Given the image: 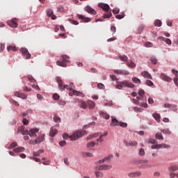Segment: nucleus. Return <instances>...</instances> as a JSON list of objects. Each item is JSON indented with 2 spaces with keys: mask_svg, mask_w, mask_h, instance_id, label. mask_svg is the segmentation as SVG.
<instances>
[{
  "mask_svg": "<svg viewBox=\"0 0 178 178\" xmlns=\"http://www.w3.org/2000/svg\"><path fill=\"white\" fill-rule=\"evenodd\" d=\"M174 83H175V86H177L178 87V78L177 77L174 78Z\"/></svg>",
  "mask_w": 178,
  "mask_h": 178,
  "instance_id": "338daca9",
  "label": "nucleus"
},
{
  "mask_svg": "<svg viewBox=\"0 0 178 178\" xmlns=\"http://www.w3.org/2000/svg\"><path fill=\"white\" fill-rule=\"evenodd\" d=\"M7 24L8 26H9L10 27H12L13 29H17V18H14L11 20H8L7 22Z\"/></svg>",
  "mask_w": 178,
  "mask_h": 178,
  "instance_id": "0eeeda50",
  "label": "nucleus"
},
{
  "mask_svg": "<svg viewBox=\"0 0 178 178\" xmlns=\"http://www.w3.org/2000/svg\"><path fill=\"white\" fill-rule=\"evenodd\" d=\"M144 30V26L141 25L138 27V33L139 34H141L143 33V31Z\"/></svg>",
  "mask_w": 178,
  "mask_h": 178,
  "instance_id": "5fc2aeb1",
  "label": "nucleus"
},
{
  "mask_svg": "<svg viewBox=\"0 0 178 178\" xmlns=\"http://www.w3.org/2000/svg\"><path fill=\"white\" fill-rule=\"evenodd\" d=\"M119 12H120L119 8H114L113 10V13H114V15H118V13H119Z\"/></svg>",
  "mask_w": 178,
  "mask_h": 178,
  "instance_id": "680f3d73",
  "label": "nucleus"
},
{
  "mask_svg": "<svg viewBox=\"0 0 178 178\" xmlns=\"http://www.w3.org/2000/svg\"><path fill=\"white\" fill-rule=\"evenodd\" d=\"M28 80H29L31 83H35V79H34V77L31 75L28 76Z\"/></svg>",
  "mask_w": 178,
  "mask_h": 178,
  "instance_id": "c03bdc74",
  "label": "nucleus"
},
{
  "mask_svg": "<svg viewBox=\"0 0 178 178\" xmlns=\"http://www.w3.org/2000/svg\"><path fill=\"white\" fill-rule=\"evenodd\" d=\"M141 175V172H131L128 175L129 177H140Z\"/></svg>",
  "mask_w": 178,
  "mask_h": 178,
  "instance_id": "6ab92c4d",
  "label": "nucleus"
},
{
  "mask_svg": "<svg viewBox=\"0 0 178 178\" xmlns=\"http://www.w3.org/2000/svg\"><path fill=\"white\" fill-rule=\"evenodd\" d=\"M98 136H99V133H96V134H92V135H89L86 138V140H91L92 138H95L98 137Z\"/></svg>",
  "mask_w": 178,
  "mask_h": 178,
  "instance_id": "b1692460",
  "label": "nucleus"
},
{
  "mask_svg": "<svg viewBox=\"0 0 178 178\" xmlns=\"http://www.w3.org/2000/svg\"><path fill=\"white\" fill-rule=\"evenodd\" d=\"M127 65L128 67H136V63H134V62H133V61L127 62Z\"/></svg>",
  "mask_w": 178,
  "mask_h": 178,
  "instance_id": "473e14b6",
  "label": "nucleus"
},
{
  "mask_svg": "<svg viewBox=\"0 0 178 178\" xmlns=\"http://www.w3.org/2000/svg\"><path fill=\"white\" fill-rule=\"evenodd\" d=\"M111 31L113 32V34H115V33H116V27L115 26H111Z\"/></svg>",
  "mask_w": 178,
  "mask_h": 178,
  "instance_id": "e2e57ef3",
  "label": "nucleus"
},
{
  "mask_svg": "<svg viewBox=\"0 0 178 178\" xmlns=\"http://www.w3.org/2000/svg\"><path fill=\"white\" fill-rule=\"evenodd\" d=\"M13 152H17V153L24 152V147H17V148L13 149Z\"/></svg>",
  "mask_w": 178,
  "mask_h": 178,
  "instance_id": "4be33fe9",
  "label": "nucleus"
},
{
  "mask_svg": "<svg viewBox=\"0 0 178 178\" xmlns=\"http://www.w3.org/2000/svg\"><path fill=\"white\" fill-rule=\"evenodd\" d=\"M99 8H101L104 10V12H109V9H111V7L109 5L104 3H99L98 4Z\"/></svg>",
  "mask_w": 178,
  "mask_h": 178,
  "instance_id": "9b49d317",
  "label": "nucleus"
},
{
  "mask_svg": "<svg viewBox=\"0 0 178 178\" xmlns=\"http://www.w3.org/2000/svg\"><path fill=\"white\" fill-rule=\"evenodd\" d=\"M155 137L157 140H163V136H162L161 133H157L155 134Z\"/></svg>",
  "mask_w": 178,
  "mask_h": 178,
  "instance_id": "c756f323",
  "label": "nucleus"
},
{
  "mask_svg": "<svg viewBox=\"0 0 178 178\" xmlns=\"http://www.w3.org/2000/svg\"><path fill=\"white\" fill-rule=\"evenodd\" d=\"M114 73L115 74H122V76H129L130 74L129 71L124 70H115Z\"/></svg>",
  "mask_w": 178,
  "mask_h": 178,
  "instance_id": "6e6552de",
  "label": "nucleus"
},
{
  "mask_svg": "<svg viewBox=\"0 0 178 178\" xmlns=\"http://www.w3.org/2000/svg\"><path fill=\"white\" fill-rule=\"evenodd\" d=\"M119 126L121 127H127V123L120 122Z\"/></svg>",
  "mask_w": 178,
  "mask_h": 178,
  "instance_id": "3c124183",
  "label": "nucleus"
},
{
  "mask_svg": "<svg viewBox=\"0 0 178 178\" xmlns=\"http://www.w3.org/2000/svg\"><path fill=\"white\" fill-rule=\"evenodd\" d=\"M174 106H175L173 104H165L164 105V108H174Z\"/></svg>",
  "mask_w": 178,
  "mask_h": 178,
  "instance_id": "864d4df0",
  "label": "nucleus"
},
{
  "mask_svg": "<svg viewBox=\"0 0 178 178\" xmlns=\"http://www.w3.org/2000/svg\"><path fill=\"white\" fill-rule=\"evenodd\" d=\"M154 26L156 27H161L162 26V22L159 19H157L154 22Z\"/></svg>",
  "mask_w": 178,
  "mask_h": 178,
  "instance_id": "f704fd0d",
  "label": "nucleus"
},
{
  "mask_svg": "<svg viewBox=\"0 0 178 178\" xmlns=\"http://www.w3.org/2000/svg\"><path fill=\"white\" fill-rule=\"evenodd\" d=\"M160 79H161V80H163L164 81H168V82L172 81V78L166 76V74L163 73L161 74Z\"/></svg>",
  "mask_w": 178,
  "mask_h": 178,
  "instance_id": "2eb2a0df",
  "label": "nucleus"
},
{
  "mask_svg": "<svg viewBox=\"0 0 178 178\" xmlns=\"http://www.w3.org/2000/svg\"><path fill=\"white\" fill-rule=\"evenodd\" d=\"M145 45L147 47V48H152V47H154V44L151 42H146Z\"/></svg>",
  "mask_w": 178,
  "mask_h": 178,
  "instance_id": "e433bc0d",
  "label": "nucleus"
},
{
  "mask_svg": "<svg viewBox=\"0 0 178 178\" xmlns=\"http://www.w3.org/2000/svg\"><path fill=\"white\" fill-rule=\"evenodd\" d=\"M97 170H109L112 169V165H101L96 167Z\"/></svg>",
  "mask_w": 178,
  "mask_h": 178,
  "instance_id": "1a4fd4ad",
  "label": "nucleus"
},
{
  "mask_svg": "<svg viewBox=\"0 0 178 178\" xmlns=\"http://www.w3.org/2000/svg\"><path fill=\"white\" fill-rule=\"evenodd\" d=\"M44 152V150L40 149L38 152H33V156H40V154H42Z\"/></svg>",
  "mask_w": 178,
  "mask_h": 178,
  "instance_id": "7c9ffc66",
  "label": "nucleus"
},
{
  "mask_svg": "<svg viewBox=\"0 0 178 178\" xmlns=\"http://www.w3.org/2000/svg\"><path fill=\"white\" fill-rule=\"evenodd\" d=\"M7 51L8 52H10V51H13V52H16V51H17V49L15 46H8L7 48Z\"/></svg>",
  "mask_w": 178,
  "mask_h": 178,
  "instance_id": "a878e982",
  "label": "nucleus"
},
{
  "mask_svg": "<svg viewBox=\"0 0 178 178\" xmlns=\"http://www.w3.org/2000/svg\"><path fill=\"white\" fill-rule=\"evenodd\" d=\"M146 86H149V87H152V86H154V83L149 80H147Z\"/></svg>",
  "mask_w": 178,
  "mask_h": 178,
  "instance_id": "49530a36",
  "label": "nucleus"
},
{
  "mask_svg": "<svg viewBox=\"0 0 178 178\" xmlns=\"http://www.w3.org/2000/svg\"><path fill=\"white\" fill-rule=\"evenodd\" d=\"M124 144L126 145V147H136L137 141L134 140L133 142L129 143L127 140H124Z\"/></svg>",
  "mask_w": 178,
  "mask_h": 178,
  "instance_id": "dca6fc26",
  "label": "nucleus"
},
{
  "mask_svg": "<svg viewBox=\"0 0 178 178\" xmlns=\"http://www.w3.org/2000/svg\"><path fill=\"white\" fill-rule=\"evenodd\" d=\"M85 12H87L88 13H90V15H97V12L95 10H94L91 6H87L84 8Z\"/></svg>",
  "mask_w": 178,
  "mask_h": 178,
  "instance_id": "9d476101",
  "label": "nucleus"
},
{
  "mask_svg": "<svg viewBox=\"0 0 178 178\" xmlns=\"http://www.w3.org/2000/svg\"><path fill=\"white\" fill-rule=\"evenodd\" d=\"M59 97H60L59 95L56 93L53 95V99H55L56 101H57V99H59Z\"/></svg>",
  "mask_w": 178,
  "mask_h": 178,
  "instance_id": "4d7b16f0",
  "label": "nucleus"
},
{
  "mask_svg": "<svg viewBox=\"0 0 178 178\" xmlns=\"http://www.w3.org/2000/svg\"><path fill=\"white\" fill-rule=\"evenodd\" d=\"M124 87H128L129 88H134L135 87V85L134 83H131V82H129V81L127 80H124L123 81H120L118 83V84H117L115 86V88L118 89V90H122L123 88Z\"/></svg>",
  "mask_w": 178,
  "mask_h": 178,
  "instance_id": "f03ea898",
  "label": "nucleus"
},
{
  "mask_svg": "<svg viewBox=\"0 0 178 178\" xmlns=\"http://www.w3.org/2000/svg\"><path fill=\"white\" fill-rule=\"evenodd\" d=\"M106 13H104L103 15L104 19H108V17H111V16H112V12L108 11V12H106Z\"/></svg>",
  "mask_w": 178,
  "mask_h": 178,
  "instance_id": "bb28decb",
  "label": "nucleus"
},
{
  "mask_svg": "<svg viewBox=\"0 0 178 178\" xmlns=\"http://www.w3.org/2000/svg\"><path fill=\"white\" fill-rule=\"evenodd\" d=\"M139 155L140 156H144L145 155V151L144 150V149L143 148L140 149Z\"/></svg>",
  "mask_w": 178,
  "mask_h": 178,
  "instance_id": "ea45409f",
  "label": "nucleus"
},
{
  "mask_svg": "<svg viewBox=\"0 0 178 178\" xmlns=\"http://www.w3.org/2000/svg\"><path fill=\"white\" fill-rule=\"evenodd\" d=\"M56 80L58 84L60 90H69L70 88V86H69V85L63 86V83L62 82V78H60V76H57L56 78Z\"/></svg>",
  "mask_w": 178,
  "mask_h": 178,
  "instance_id": "39448f33",
  "label": "nucleus"
},
{
  "mask_svg": "<svg viewBox=\"0 0 178 178\" xmlns=\"http://www.w3.org/2000/svg\"><path fill=\"white\" fill-rule=\"evenodd\" d=\"M99 115H100V116H102L104 119H106V120L109 119V115L106 113H104L103 111H100Z\"/></svg>",
  "mask_w": 178,
  "mask_h": 178,
  "instance_id": "393cba45",
  "label": "nucleus"
},
{
  "mask_svg": "<svg viewBox=\"0 0 178 178\" xmlns=\"http://www.w3.org/2000/svg\"><path fill=\"white\" fill-rule=\"evenodd\" d=\"M97 88L99 90H105V86L102 83L97 84Z\"/></svg>",
  "mask_w": 178,
  "mask_h": 178,
  "instance_id": "4c0bfd02",
  "label": "nucleus"
},
{
  "mask_svg": "<svg viewBox=\"0 0 178 178\" xmlns=\"http://www.w3.org/2000/svg\"><path fill=\"white\" fill-rule=\"evenodd\" d=\"M132 81L133 83H134L135 84H141V80H140V79L136 77V76H134L132 78Z\"/></svg>",
  "mask_w": 178,
  "mask_h": 178,
  "instance_id": "5701e85b",
  "label": "nucleus"
},
{
  "mask_svg": "<svg viewBox=\"0 0 178 178\" xmlns=\"http://www.w3.org/2000/svg\"><path fill=\"white\" fill-rule=\"evenodd\" d=\"M22 95H23V93H22L20 92H15V97H18V98H21Z\"/></svg>",
  "mask_w": 178,
  "mask_h": 178,
  "instance_id": "8fccbe9b",
  "label": "nucleus"
},
{
  "mask_svg": "<svg viewBox=\"0 0 178 178\" xmlns=\"http://www.w3.org/2000/svg\"><path fill=\"white\" fill-rule=\"evenodd\" d=\"M95 143H94V142H90V143H89L87 145V147H88V148H91V147H95Z\"/></svg>",
  "mask_w": 178,
  "mask_h": 178,
  "instance_id": "09e8293b",
  "label": "nucleus"
},
{
  "mask_svg": "<svg viewBox=\"0 0 178 178\" xmlns=\"http://www.w3.org/2000/svg\"><path fill=\"white\" fill-rule=\"evenodd\" d=\"M84 134H86V131L78 130L74 131L72 135L70 136V138L72 141H76V140H78L80 137H83Z\"/></svg>",
  "mask_w": 178,
  "mask_h": 178,
  "instance_id": "20e7f679",
  "label": "nucleus"
},
{
  "mask_svg": "<svg viewBox=\"0 0 178 178\" xmlns=\"http://www.w3.org/2000/svg\"><path fill=\"white\" fill-rule=\"evenodd\" d=\"M157 40H159L161 42H164L165 43L168 44V45L172 44V40H170V39L169 38H165L162 36H160L157 38Z\"/></svg>",
  "mask_w": 178,
  "mask_h": 178,
  "instance_id": "f8f14e48",
  "label": "nucleus"
},
{
  "mask_svg": "<svg viewBox=\"0 0 178 178\" xmlns=\"http://www.w3.org/2000/svg\"><path fill=\"white\" fill-rule=\"evenodd\" d=\"M32 88H34L35 90H38V91H40V86H38V85H35L33 83L32 85Z\"/></svg>",
  "mask_w": 178,
  "mask_h": 178,
  "instance_id": "13d9d810",
  "label": "nucleus"
},
{
  "mask_svg": "<svg viewBox=\"0 0 178 178\" xmlns=\"http://www.w3.org/2000/svg\"><path fill=\"white\" fill-rule=\"evenodd\" d=\"M70 23H71V24H74L75 26H77V24H79V22H77L76 20H73V19L70 20Z\"/></svg>",
  "mask_w": 178,
  "mask_h": 178,
  "instance_id": "052dcab7",
  "label": "nucleus"
},
{
  "mask_svg": "<svg viewBox=\"0 0 178 178\" xmlns=\"http://www.w3.org/2000/svg\"><path fill=\"white\" fill-rule=\"evenodd\" d=\"M20 52L25 59H31V54L29 53V50L26 48H21Z\"/></svg>",
  "mask_w": 178,
  "mask_h": 178,
  "instance_id": "423d86ee",
  "label": "nucleus"
},
{
  "mask_svg": "<svg viewBox=\"0 0 178 178\" xmlns=\"http://www.w3.org/2000/svg\"><path fill=\"white\" fill-rule=\"evenodd\" d=\"M54 121L55 123H60V118H59V116L57 115H55L54 117Z\"/></svg>",
  "mask_w": 178,
  "mask_h": 178,
  "instance_id": "72a5a7b5",
  "label": "nucleus"
},
{
  "mask_svg": "<svg viewBox=\"0 0 178 178\" xmlns=\"http://www.w3.org/2000/svg\"><path fill=\"white\" fill-rule=\"evenodd\" d=\"M87 103L86 102L81 100L79 103V107L81 108L82 109H86L87 108Z\"/></svg>",
  "mask_w": 178,
  "mask_h": 178,
  "instance_id": "412c9836",
  "label": "nucleus"
},
{
  "mask_svg": "<svg viewBox=\"0 0 178 178\" xmlns=\"http://www.w3.org/2000/svg\"><path fill=\"white\" fill-rule=\"evenodd\" d=\"M77 17L79 19H81V20H83V22H85V23L91 22V18L85 17L84 15H77Z\"/></svg>",
  "mask_w": 178,
  "mask_h": 178,
  "instance_id": "a211bd4d",
  "label": "nucleus"
},
{
  "mask_svg": "<svg viewBox=\"0 0 178 178\" xmlns=\"http://www.w3.org/2000/svg\"><path fill=\"white\" fill-rule=\"evenodd\" d=\"M153 118H154V119L156 120H159L160 118H161V115L158 113H154L153 114Z\"/></svg>",
  "mask_w": 178,
  "mask_h": 178,
  "instance_id": "37998d69",
  "label": "nucleus"
},
{
  "mask_svg": "<svg viewBox=\"0 0 178 178\" xmlns=\"http://www.w3.org/2000/svg\"><path fill=\"white\" fill-rule=\"evenodd\" d=\"M87 105H88L89 109H94L95 108V102H94L91 100H88L87 102Z\"/></svg>",
  "mask_w": 178,
  "mask_h": 178,
  "instance_id": "aec40b11",
  "label": "nucleus"
},
{
  "mask_svg": "<svg viewBox=\"0 0 178 178\" xmlns=\"http://www.w3.org/2000/svg\"><path fill=\"white\" fill-rule=\"evenodd\" d=\"M99 143H102L104 141V136H100L99 138L97 139Z\"/></svg>",
  "mask_w": 178,
  "mask_h": 178,
  "instance_id": "6e6d98bb",
  "label": "nucleus"
},
{
  "mask_svg": "<svg viewBox=\"0 0 178 178\" xmlns=\"http://www.w3.org/2000/svg\"><path fill=\"white\" fill-rule=\"evenodd\" d=\"M150 61L152 62V63H153V65H156L158 60H156V58L152 57L150 58Z\"/></svg>",
  "mask_w": 178,
  "mask_h": 178,
  "instance_id": "a18cd8bd",
  "label": "nucleus"
},
{
  "mask_svg": "<svg viewBox=\"0 0 178 178\" xmlns=\"http://www.w3.org/2000/svg\"><path fill=\"white\" fill-rule=\"evenodd\" d=\"M116 19H123V17H124V13H121L120 15H118L115 16Z\"/></svg>",
  "mask_w": 178,
  "mask_h": 178,
  "instance_id": "de8ad7c7",
  "label": "nucleus"
},
{
  "mask_svg": "<svg viewBox=\"0 0 178 178\" xmlns=\"http://www.w3.org/2000/svg\"><path fill=\"white\" fill-rule=\"evenodd\" d=\"M69 59H70L69 56H62L60 60L56 62V64L58 66L66 67L67 66V63H69Z\"/></svg>",
  "mask_w": 178,
  "mask_h": 178,
  "instance_id": "7ed1b4c3",
  "label": "nucleus"
},
{
  "mask_svg": "<svg viewBox=\"0 0 178 178\" xmlns=\"http://www.w3.org/2000/svg\"><path fill=\"white\" fill-rule=\"evenodd\" d=\"M83 156H88L89 158H92V156H94V154H92V153H90V152H86L83 154Z\"/></svg>",
  "mask_w": 178,
  "mask_h": 178,
  "instance_id": "a19ab883",
  "label": "nucleus"
},
{
  "mask_svg": "<svg viewBox=\"0 0 178 178\" xmlns=\"http://www.w3.org/2000/svg\"><path fill=\"white\" fill-rule=\"evenodd\" d=\"M54 15V11L52 10L49 9L47 11V15L49 16V17H51Z\"/></svg>",
  "mask_w": 178,
  "mask_h": 178,
  "instance_id": "58836bf2",
  "label": "nucleus"
},
{
  "mask_svg": "<svg viewBox=\"0 0 178 178\" xmlns=\"http://www.w3.org/2000/svg\"><path fill=\"white\" fill-rule=\"evenodd\" d=\"M119 59L122 62H127V60H129V58L127 57V56H120Z\"/></svg>",
  "mask_w": 178,
  "mask_h": 178,
  "instance_id": "cd10ccee",
  "label": "nucleus"
},
{
  "mask_svg": "<svg viewBox=\"0 0 178 178\" xmlns=\"http://www.w3.org/2000/svg\"><path fill=\"white\" fill-rule=\"evenodd\" d=\"M38 131L39 130L37 128L32 129L29 131H24V127L22 126L21 127L18 128L17 134H22V136H27V134H29L30 137H36L37 134H35V133H38Z\"/></svg>",
  "mask_w": 178,
  "mask_h": 178,
  "instance_id": "f257e3e1",
  "label": "nucleus"
},
{
  "mask_svg": "<svg viewBox=\"0 0 178 178\" xmlns=\"http://www.w3.org/2000/svg\"><path fill=\"white\" fill-rule=\"evenodd\" d=\"M168 170L169 172H176V170H178V167L177 165L171 166Z\"/></svg>",
  "mask_w": 178,
  "mask_h": 178,
  "instance_id": "2f4dec72",
  "label": "nucleus"
},
{
  "mask_svg": "<svg viewBox=\"0 0 178 178\" xmlns=\"http://www.w3.org/2000/svg\"><path fill=\"white\" fill-rule=\"evenodd\" d=\"M44 136L42 135L39 136L37 139H35L37 141V144H40V143H42V141H44Z\"/></svg>",
  "mask_w": 178,
  "mask_h": 178,
  "instance_id": "c85d7f7f",
  "label": "nucleus"
},
{
  "mask_svg": "<svg viewBox=\"0 0 178 178\" xmlns=\"http://www.w3.org/2000/svg\"><path fill=\"white\" fill-rule=\"evenodd\" d=\"M29 144L32 145H34L35 144H38L37 143V140H29Z\"/></svg>",
  "mask_w": 178,
  "mask_h": 178,
  "instance_id": "69168bd1",
  "label": "nucleus"
},
{
  "mask_svg": "<svg viewBox=\"0 0 178 178\" xmlns=\"http://www.w3.org/2000/svg\"><path fill=\"white\" fill-rule=\"evenodd\" d=\"M56 134H58V129L53 127L50 129L49 136L50 137H55Z\"/></svg>",
  "mask_w": 178,
  "mask_h": 178,
  "instance_id": "f3484780",
  "label": "nucleus"
},
{
  "mask_svg": "<svg viewBox=\"0 0 178 178\" xmlns=\"http://www.w3.org/2000/svg\"><path fill=\"white\" fill-rule=\"evenodd\" d=\"M59 145H60V147H65V145H66V141H65V140L60 141V142L59 143Z\"/></svg>",
  "mask_w": 178,
  "mask_h": 178,
  "instance_id": "bf43d9fd",
  "label": "nucleus"
},
{
  "mask_svg": "<svg viewBox=\"0 0 178 178\" xmlns=\"http://www.w3.org/2000/svg\"><path fill=\"white\" fill-rule=\"evenodd\" d=\"M105 161H106L105 159L99 160V161L96 162V165H99V163H104V162H105Z\"/></svg>",
  "mask_w": 178,
  "mask_h": 178,
  "instance_id": "0e129e2a",
  "label": "nucleus"
},
{
  "mask_svg": "<svg viewBox=\"0 0 178 178\" xmlns=\"http://www.w3.org/2000/svg\"><path fill=\"white\" fill-rule=\"evenodd\" d=\"M173 74H175L177 77H178V71L176 70H172Z\"/></svg>",
  "mask_w": 178,
  "mask_h": 178,
  "instance_id": "774afa93",
  "label": "nucleus"
},
{
  "mask_svg": "<svg viewBox=\"0 0 178 178\" xmlns=\"http://www.w3.org/2000/svg\"><path fill=\"white\" fill-rule=\"evenodd\" d=\"M111 122L110 124V126H111V127H115L116 126H119L120 122L119 120H118L116 118H114L113 117H111Z\"/></svg>",
  "mask_w": 178,
  "mask_h": 178,
  "instance_id": "ddd939ff",
  "label": "nucleus"
},
{
  "mask_svg": "<svg viewBox=\"0 0 178 178\" xmlns=\"http://www.w3.org/2000/svg\"><path fill=\"white\" fill-rule=\"evenodd\" d=\"M95 176L96 177H104V174H102V172H95Z\"/></svg>",
  "mask_w": 178,
  "mask_h": 178,
  "instance_id": "79ce46f5",
  "label": "nucleus"
},
{
  "mask_svg": "<svg viewBox=\"0 0 178 178\" xmlns=\"http://www.w3.org/2000/svg\"><path fill=\"white\" fill-rule=\"evenodd\" d=\"M145 94V91H144V90H143V89L138 90V95L140 97H142V98H143L144 97Z\"/></svg>",
  "mask_w": 178,
  "mask_h": 178,
  "instance_id": "c9c22d12",
  "label": "nucleus"
},
{
  "mask_svg": "<svg viewBox=\"0 0 178 178\" xmlns=\"http://www.w3.org/2000/svg\"><path fill=\"white\" fill-rule=\"evenodd\" d=\"M10 103L12 104V105H14L15 106H19V104L15 100H11Z\"/></svg>",
  "mask_w": 178,
  "mask_h": 178,
  "instance_id": "603ef678",
  "label": "nucleus"
},
{
  "mask_svg": "<svg viewBox=\"0 0 178 178\" xmlns=\"http://www.w3.org/2000/svg\"><path fill=\"white\" fill-rule=\"evenodd\" d=\"M141 76L144 77L145 79H149L150 80H152V76H151V74H149L147 71H143L141 72Z\"/></svg>",
  "mask_w": 178,
  "mask_h": 178,
  "instance_id": "4468645a",
  "label": "nucleus"
}]
</instances>
